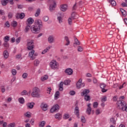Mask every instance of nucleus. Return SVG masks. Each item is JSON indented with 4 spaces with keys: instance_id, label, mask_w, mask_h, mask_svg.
Masks as SVG:
<instances>
[{
    "instance_id": "1",
    "label": "nucleus",
    "mask_w": 127,
    "mask_h": 127,
    "mask_svg": "<svg viewBox=\"0 0 127 127\" xmlns=\"http://www.w3.org/2000/svg\"><path fill=\"white\" fill-rule=\"evenodd\" d=\"M35 25L32 26L31 29L33 33H39L40 32V28L43 26L42 21L40 19H37L35 21Z\"/></svg>"
},
{
    "instance_id": "2",
    "label": "nucleus",
    "mask_w": 127,
    "mask_h": 127,
    "mask_svg": "<svg viewBox=\"0 0 127 127\" xmlns=\"http://www.w3.org/2000/svg\"><path fill=\"white\" fill-rule=\"evenodd\" d=\"M117 109L122 110L124 112H127V104L124 100H119L117 103Z\"/></svg>"
},
{
    "instance_id": "3",
    "label": "nucleus",
    "mask_w": 127,
    "mask_h": 127,
    "mask_svg": "<svg viewBox=\"0 0 127 127\" xmlns=\"http://www.w3.org/2000/svg\"><path fill=\"white\" fill-rule=\"evenodd\" d=\"M31 96L33 98H40V90L37 87H34L32 90Z\"/></svg>"
},
{
    "instance_id": "4",
    "label": "nucleus",
    "mask_w": 127,
    "mask_h": 127,
    "mask_svg": "<svg viewBox=\"0 0 127 127\" xmlns=\"http://www.w3.org/2000/svg\"><path fill=\"white\" fill-rule=\"evenodd\" d=\"M27 46L28 50H33L34 48V41L33 40H27Z\"/></svg>"
},
{
    "instance_id": "5",
    "label": "nucleus",
    "mask_w": 127,
    "mask_h": 127,
    "mask_svg": "<svg viewBox=\"0 0 127 127\" xmlns=\"http://www.w3.org/2000/svg\"><path fill=\"white\" fill-rule=\"evenodd\" d=\"M36 56H38V53H35L34 50H32V51L29 53V57L31 58V60H34Z\"/></svg>"
},
{
    "instance_id": "6",
    "label": "nucleus",
    "mask_w": 127,
    "mask_h": 127,
    "mask_svg": "<svg viewBox=\"0 0 127 127\" xmlns=\"http://www.w3.org/2000/svg\"><path fill=\"white\" fill-rule=\"evenodd\" d=\"M50 67L51 69L55 70V69H57L58 68V63L56 61L53 60L50 63Z\"/></svg>"
},
{
    "instance_id": "7",
    "label": "nucleus",
    "mask_w": 127,
    "mask_h": 127,
    "mask_svg": "<svg viewBox=\"0 0 127 127\" xmlns=\"http://www.w3.org/2000/svg\"><path fill=\"white\" fill-rule=\"evenodd\" d=\"M60 107L58 104H56L53 106V107L51 109L50 112L54 113V112H56V111H58L59 110Z\"/></svg>"
},
{
    "instance_id": "8",
    "label": "nucleus",
    "mask_w": 127,
    "mask_h": 127,
    "mask_svg": "<svg viewBox=\"0 0 127 127\" xmlns=\"http://www.w3.org/2000/svg\"><path fill=\"white\" fill-rule=\"evenodd\" d=\"M100 87L102 89L101 91L102 93H106L108 91V89H106L107 85L105 83H101Z\"/></svg>"
},
{
    "instance_id": "9",
    "label": "nucleus",
    "mask_w": 127,
    "mask_h": 127,
    "mask_svg": "<svg viewBox=\"0 0 127 127\" xmlns=\"http://www.w3.org/2000/svg\"><path fill=\"white\" fill-rule=\"evenodd\" d=\"M49 43L52 44L55 42V39L53 35H50L48 38Z\"/></svg>"
},
{
    "instance_id": "10",
    "label": "nucleus",
    "mask_w": 127,
    "mask_h": 127,
    "mask_svg": "<svg viewBox=\"0 0 127 127\" xmlns=\"http://www.w3.org/2000/svg\"><path fill=\"white\" fill-rule=\"evenodd\" d=\"M64 73H65L66 75H72V74H73V69L71 68H67L65 70Z\"/></svg>"
},
{
    "instance_id": "11",
    "label": "nucleus",
    "mask_w": 127,
    "mask_h": 127,
    "mask_svg": "<svg viewBox=\"0 0 127 127\" xmlns=\"http://www.w3.org/2000/svg\"><path fill=\"white\" fill-rule=\"evenodd\" d=\"M40 108L43 110V111H47L48 109V105L46 104L42 103L40 105Z\"/></svg>"
},
{
    "instance_id": "12",
    "label": "nucleus",
    "mask_w": 127,
    "mask_h": 127,
    "mask_svg": "<svg viewBox=\"0 0 127 127\" xmlns=\"http://www.w3.org/2000/svg\"><path fill=\"white\" fill-rule=\"evenodd\" d=\"M55 7H56V2L54 1V4L50 5L49 9L50 11H53L55 9Z\"/></svg>"
},
{
    "instance_id": "13",
    "label": "nucleus",
    "mask_w": 127,
    "mask_h": 127,
    "mask_svg": "<svg viewBox=\"0 0 127 127\" xmlns=\"http://www.w3.org/2000/svg\"><path fill=\"white\" fill-rule=\"evenodd\" d=\"M33 22H34V20L33 19V18H32V17H29L27 19L26 24L31 26V24H32Z\"/></svg>"
},
{
    "instance_id": "14",
    "label": "nucleus",
    "mask_w": 127,
    "mask_h": 127,
    "mask_svg": "<svg viewBox=\"0 0 127 127\" xmlns=\"http://www.w3.org/2000/svg\"><path fill=\"white\" fill-rule=\"evenodd\" d=\"M34 105H35L34 102H29L27 103L26 106L27 107V109H33Z\"/></svg>"
},
{
    "instance_id": "15",
    "label": "nucleus",
    "mask_w": 127,
    "mask_h": 127,
    "mask_svg": "<svg viewBox=\"0 0 127 127\" xmlns=\"http://www.w3.org/2000/svg\"><path fill=\"white\" fill-rule=\"evenodd\" d=\"M67 7L68 6H67V4H63L61 5L60 9L62 10V11H66V10H67Z\"/></svg>"
},
{
    "instance_id": "16",
    "label": "nucleus",
    "mask_w": 127,
    "mask_h": 127,
    "mask_svg": "<svg viewBox=\"0 0 127 127\" xmlns=\"http://www.w3.org/2000/svg\"><path fill=\"white\" fill-rule=\"evenodd\" d=\"M90 93V90L89 89H84L82 92H81V95L83 97V96H86V95H88Z\"/></svg>"
},
{
    "instance_id": "17",
    "label": "nucleus",
    "mask_w": 127,
    "mask_h": 127,
    "mask_svg": "<svg viewBox=\"0 0 127 127\" xmlns=\"http://www.w3.org/2000/svg\"><path fill=\"white\" fill-rule=\"evenodd\" d=\"M81 84H82V79L80 78L79 80L76 83V87L78 88V89H80L81 88Z\"/></svg>"
},
{
    "instance_id": "18",
    "label": "nucleus",
    "mask_w": 127,
    "mask_h": 127,
    "mask_svg": "<svg viewBox=\"0 0 127 127\" xmlns=\"http://www.w3.org/2000/svg\"><path fill=\"white\" fill-rule=\"evenodd\" d=\"M84 101H86V102H89L91 101V97H90L88 95H85L84 96Z\"/></svg>"
},
{
    "instance_id": "19",
    "label": "nucleus",
    "mask_w": 127,
    "mask_h": 127,
    "mask_svg": "<svg viewBox=\"0 0 127 127\" xmlns=\"http://www.w3.org/2000/svg\"><path fill=\"white\" fill-rule=\"evenodd\" d=\"M55 119H57V120H60L61 119H62V116L60 113H58L55 115Z\"/></svg>"
},
{
    "instance_id": "20",
    "label": "nucleus",
    "mask_w": 127,
    "mask_h": 127,
    "mask_svg": "<svg viewBox=\"0 0 127 127\" xmlns=\"http://www.w3.org/2000/svg\"><path fill=\"white\" fill-rule=\"evenodd\" d=\"M2 46L5 48V49H8L9 47V44L7 42H4L2 44Z\"/></svg>"
},
{
    "instance_id": "21",
    "label": "nucleus",
    "mask_w": 127,
    "mask_h": 127,
    "mask_svg": "<svg viewBox=\"0 0 127 127\" xmlns=\"http://www.w3.org/2000/svg\"><path fill=\"white\" fill-rule=\"evenodd\" d=\"M80 112V110H79V107L78 106H76L74 108V114L78 115Z\"/></svg>"
},
{
    "instance_id": "22",
    "label": "nucleus",
    "mask_w": 127,
    "mask_h": 127,
    "mask_svg": "<svg viewBox=\"0 0 127 127\" xmlns=\"http://www.w3.org/2000/svg\"><path fill=\"white\" fill-rule=\"evenodd\" d=\"M60 96V92L59 91H57L55 94V100H58V99H59Z\"/></svg>"
},
{
    "instance_id": "23",
    "label": "nucleus",
    "mask_w": 127,
    "mask_h": 127,
    "mask_svg": "<svg viewBox=\"0 0 127 127\" xmlns=\"http://www.w3.org/2000/svg\"><path fill=\"white\" fill-rule=\"evenodd\" d=\"M74 43L73 46L75 47V45H80L81 43H80V41L77 39L76 38H74Z\"/></svg>"
},
{
    "instance_id": "24",
    "label": "nucleus",
    "mask_w": 127,
    "mask_h": 127,
    "mask_svg": "<svg viewBox=\"0 0 127 127\" xmlns=\"http://www.w3.org/2000/svg\"><path fill=\"white\" fill-rule=\"evenodd\" d=\"M64 39L65 40L66 43L65 44L66 46H68L70 44V40H69V38L68 36H65Z\"/></svg>"
},
{
    "instance_id": "25",
    "label": "nucleus",
    "mask_w": 127,
    "mask_h": 127,
    "mask_svg": "<svg viewBox=\"0 0 127 127\" xmlns=\"http://www.w3.org/2000/svg\"><path fill=\"white\" fill-rule=\"evenodd\" d=\"M64 84V83L63 81L61 82L59 84V91L63 90V85Z\"/></svg>"
},
{
    "instance_id": "26",
    "label": "nucleus",
    "mask_w": 127,
    "mask_h": 127,
    "mask_svg": "<svg viewBox=\"0 0 127 127\" xmlns=\"http://www.w3.org/2000/svg\"><path fill=\"white\" fill-rule=\"evenodd\" d=\"M1 4L2 5H6L7 3H8V1H9V0H1Z\"/></svg>"
},
{
    "instance_id": "27",
    "label": "nucleus",
    "mask_w": 127,
    "mask_h": 127,
    "mask_svg": "<svg viewBox=\"0 0 127 127\" xmlns=\"http://www.w3.org/2000/svg\"><path fill=\"white\" fill-rule=\"evenodd\" d=\"M3 56L4 57V58H5V59L8 58V52H7V51L5 50L3 52Z\"/></svg>"
},
{
    "instance_id": "28",
    "label": "nucleus",
    "mask_w": 127,
    "mask_h": 127,
    "mask_svg": "<svg viewBox=\"0 0 127 127\" xmlns=\"http://www.w3.org/2000/svg\"><path fill=\"white\" fill-rule=\"evenodd\" d=\"M24 117H26V118H31V114H30V112H27L24 114Z\"/></svg>"
},
{
    "instance_id": "29",
    "label": "nucleus",
    "mask_w": 127,
    "mask_h": 127,
    "mask_svg": "<svg viewBox=\"0 0 127 127\" xmlns=\"http://www.w3.org/2000/svg\"><path fill=\"white\" fill-rule=\"evenodd\" d=\"M40 63V61L39 60L36 59L34 61V66H38Z\"/></svg>"
},
{
    "instance_id": "30",
    "label": "nucleus",
    "mask_w": 127,
    "mask_h": 127,
    "mask_svg": "<svg viewBox=\"0 0 127 127\" xmlns=\"http://www.w3.org/2000/svg\"><path fill=\"white\" fill-rule=\"evenodd\" d=\"M3 40L4 42L8 43V41H9V36H5L3 38Z\"/></svg>"
},
{
    "instance_id": "31",
    "label": "nucleus",
    "mask_w": 127,
    "mask_h": 127,
    "mask_svg": "<svg viewBox=\"0 0 127 127\" xmlns=\"http://www.w3.org/2000/svg\"><path fill=\"white\" fill-rule=\"evenodd\" d=\"M31 26H30V25L27 24V26H26L24 30L25 32H26V33L27 32H28Z\"/></svg>"
},
{
    "instance_id": "32",
    "label": "nucleus",
    "mask_w": 127,
    "mask_h": 127,
    "mask_svg": "<svg viewBox=\"0 0 127 127\" xmlns=\"http://www.w3.org/2000/svg\"><path fill=\"white\" fill-rule=\"evenodd\" d=\"M46 124V123L45 122V121H42V122L40 123V124H39V127H44Z\"/></svg>"
},
{
    "instance_id": "33",
    "label": "nucleus",
    "mask_w": 127,
    "mask_h": 127,
    "mask_svg": "<svg viewBox=\"0 0 127 127\" xmlns=\"http://www.w3.org/2000/svg\"><path fill=\"white\" fill-rule=\"evenodd\" d=\"M11 25L13 26V27H15L17 26V22L15 21H13L11 22Z\"/></svg>"
},
{
    "instance_id": "34",
    "label": "nucleus",
    "mask_w": 127,
    "mask_h": 127,
    "mask_svg": "<svg viewBox=\"0 0 127 127\" xmlns=\"http://www.w3.org/2000/svg\"><path fill=\"white\" fill-rule=\"evenodd\" d=\"M18 101L20 104H23V103H24V98H23V97H21L18 99Z\"/></svg>"
},
{
    "instance_id": "35",
    "label": "nucleus",
    "mask_w": 127,
    "mask_h": 127,
    "mask_svg": "<svg viewBox=\"0 0 127 127\" xmlns=\"http://www.w3.org/2000/svg\"><path fill=\"white\" fill-rule=\"evenodd\" d=\"M40 14V9L38 8L35 14V16L36 17L39 16Z\"/></svg>"
},
{
    "instance_id": "36",
    "label": "nucleus",
    "mask_w": 127,
    "mask_h": 127,
    "mask_svg": "<svg viewBox=\"0 0 127 127\" xmlns=\"http://www.w3.org/2000/svg\"><path fill=\"white\" fill-rule=\"evenodd\" d=\"M70 118V115L69 114H64L63 116L64 120H68Z\"/></svg>"
},
{
    "instance_id": "37",
    "label": "nucleus",
    "mask_w": 127,
    "mask_h": 127,
    "mask_svg": "<svg viewBox=\"0 0 127 127\" xmlns=\"http://www.w3.org/2000/svg\"><path fill=\"white\" fill-rule=\"evenodd\" d=\"M50 49V47L46 48L43 52H42V54H45Z\"/></svg>"
},
{
    "instance_id": "38",
    "label": "nucleus",
    "mask_w": 127,
    "mask_h": 127,
    "mask_svg": "<svg viewBox=\"0 0 127 127\" xmlns=\"http://www.w3.org/2000/svg\"><path fill=\"white\" fill-rule=\"evenodd\" d=\"M91 112H92V108H87L86 110V113L87 115H91Z\"/></svg>"
},
{
    "instance_id": "39",
    "label": "nucleus",
    "mask_w": 127,
    "mask_h": 127,
    "mask_svg": "<svg viewBox=\"0 0 127 127\" xmlns=\"http://www.w3.org/2000/svg\"><path fill=\"white\" fill-rule=\"evenodd\" d=\"M13 17V13L11 12H10L8 13V17L9 19H10Z\"/></svg>"
},
{
    "instance_id": "40",
    "label": "nucleus",
    "mask_w": 127,
    "mask_h": 127,
    "mask_svg": "<svg viewBox=\"0 0 127 127\" xmlns=\"http://www.w3.org/2000/svg\"><path fill=\"white\" fill-rule=\"evenodd\" d=\"M70 82H71L70 80H66L64 81V85H65L66 86H67V85H69V84H70Z\"/></svg>"
},
{
    "instance_id": "41",
    "label": "nucleus",
    "mask_w": 127,
    "mask_h": 127,
    "mask_svg": "<svg viewBox=\"0 0 127 127\" xmlns=\"http://www.w3.org/2000/svg\"><path fill=\"white\" fill-rule=\"evenodd\" d=\"M47 79H48V76L47 75H45V76L41 78V80L42 81V82L45 81V80H47Z\"/></svg>"
},
{
    "instance_id": "42",
    "label": "nucleus",
    "mask_w": 127,
    "mask_h": 127,
    "mask_svg": "<svg viewBox=\"0 0 127 127\" xmlns=\"http://www.w3.org/2000/svg\"><path fill=\"white\" fill-rule=\"evenodd\" d=\"M24 16H25V14H24V13H20V19H23V18H24Z\"/></svg>"
},
{
    "instance_id": "43",
    "label": "nucleus",
    "mask_w": 127,
    "mask_h": 127,
    "mask_svg": "<svg viewBox=\"0 0 127 127\" xmlns=\"http://www.w3.org/2000/svg\"><path fill=\"white\" fill-rule=\"evenodd\" d=\"M12 75L13 76H15L16 75V73H17V71H16V69H12L11 70Z\"/></svg>"
},
{
    "instance_id": "44",
    "label": "nucleus",
    "mask_w": 127,
    "mask_h": 127,
    "mask_svg": "<svg viewBox=\"0 0 127 127\" xmlns=\"http://www.w3.org/2000/svg\"><path fill=\"white\" fill-rule=\"evenodd\" d=\"M27 76H28V74H27L26 72H25L22 74V77L23 78V79H26V78H27Z\"/></svg>"
},
{
    "instance_id": "45",
    "label": "nucleus",
    "mask_w": 127,
    "mask_h": 127,
    "mask_svg": "<svg viewBox=\"0 0 127 127\" xmlns=\"http://www.w3.org/2000/svg\"><path fill=\"white\" fill-rule=\"evenodd\" d=\"M21 96H24V95H27V91L24 90L21 92Z\"/></svg>"
},
{
    "instance_id": "46",
    "label": "nucleus",
    "mask_w": 127,
    "mask_h": 127,
    "mask_svg": "<svg viewBox=\"0 0 127 127\" xmlns=\"http://www.w3.org/2000/svg\"><path fill=\"white\" fill-rule=\"evenodd\" d=\"M81 121L83 123V124H85V123H86V119H85V117L84 116H82L81 117Z\"/></svg>"
},
{
    "instance_id": "47",
    "label": "nucleus",
    "mask_w": 127,
    "mask_h": 127,
    "mask_svg": "<svg viewBox=\"0 0 127 127\" xmlns=\"http://www.w3.org/2000/svg\"><path fill=\"white\" fill-rule=\"evenodd\" d=\"M16 59H18V60H21L22 58L21 57V55H17L16 56Z\"/></svg>"
},
{
    "instance_id": "48",
    "label": "nucleus",
    "mask_w": 127,
    "mask_h": 127,
    "mask_svg": "<svg viewBox=\"0 0 127 127\" xmlns=\"http://www.w3.org/2000/svg\"><path fill=\"white\" fill-rule=\"evenodd\" d=\"M76 94V92H75V91L74 90H71L69 92V94L70 95V96H74V95H75Z\"/></svg>"
},
{
    "instance_id": "49",
    "label": "nucleus",
    "mask_w": 127,
    "mask_h": 127,
    "mask_svg": "<svg viewBox=\"0 0 127 127\" xmlns=\"http://www.w3.org/2000/svg\"><path fill=\"white\" fill-rule=\"evenodd\" d=\"M93 108H94L95 109H96V108H98V102H95L93 103Z\"/></svg>"
},
{
    "instance_id": "50",
    "label": "nucleus",
    "mask_w": 127,
    "mask_h": 127,
    "mask_svg": "<svg viewBox=\"0 0 127 127\" xmlns=\"http://www.w3.org/2000/svg\"><path fill=\"white\" fill-rule=\"evenodd\" d=\"M77 51H78V52H82V51H83V48L81 46H78Z\"/></svg>"
},
{
    "instance_id": "51",
    "label": "nucleus",
    "mask_w": 127,
    "mask_h": 127,
    "mask_svg": "<svg viewBox=\"0 0 127 127\" xmlns=\"http://www.w3.org/2000/svg\"><path fill=\"white\" fill-rule=\"evenodd\" d=\"M51 91H52V89H51V87L47 88V92L48 94H50V93H51Z\"/></svg>"
},
{
    "instance_id": "52",
    "label": "nucleus",
    "mask_w": 127,
    "mask_h": 127,
    "mask_svg": "<svg viewBox=\"0 0 127 127\" xmlns=\"http://www.w3.org/2000/svg\"><path fill=\"white\" fill-rule=\"evenodd\" d=\"M57 19L58 20H59V23H62L63 21H62V18L61 16L58 17Z\"/></svg>"
},
{
    "instance_id": "53",
    "label": "nucleus",
    "mask_w": 127,
    "mask_h": 127,
    "mask_svg": "<svg viewBox=\"0 0 127 127\" xmlns=\"http://www.w3.org/2000/svg\"><path fill=\"white\" fill-rule=\"evenodd\" d=\"M20 39H21V38L20 37H18L16 39V44H18L19 42H20Z\"/></svg>"
},
{
    "instance_id": "54",
    "label": "nucleus",
    "mask_w": 127,
    "mask_h": 127,
    "mask_svg": "<svg viewBox=\"0 0 127 127\" xmlns=\"http://www.w3.org/2000/svg\"><path fill=\"white\" fill-rule=\"evenodd\" d=\"M107 101V97L105 96L101 99V102L102 103H105V102Z\"/></svg>"
},
{
    "instance_id": "55",
    "label": "nucleus",
    "mask_w": 127,
    "mask_h": 127,
    "mask_svg": "<svg viewBox=\"0 0 127 127\" xmlns=\"http://www.w3.org/2000/svg\"><path fill=\"white\" fill-rule=\"evenodd\" d=\"M112 6H116L117 5V2L114 0H112Z\"/></svg>"
},
{
    "instance_id": "56",
    "label": "nucleus",
    "mask_w": 127,
    "mask_h": 127,
    "mask_svg": "<svg viewBox=\"0 0 127 127\" xmlns=\"http://www.w3.org/2000/svg\"><path fill=\"white\" fill-rule=\"evenodd\" d=\"M49 19V17L48 16H44L43 18V20L44 21H48V20Z\"/></svg>"
},
{
    "instance_id": "57",
    "label": "nucleus",
    "mask_w": 127,
    "mask_h": 127,
    "mask_svg": "<svg viewBox=\"0 0 127 127\" xmlns=\"http://www.w3.org/2000/svg\"><path fill=\"white\" fill-rule=\"evenodd\" d=\"M77 9V3L75 2V3L73 5L72 7V10H76Z\"/></svg>"
},
{
    "instance_id": "58",
    "label": "nucleus",
    "mask_w": 127,
    "mask_h": 127,
    "mask_svg": "<svg viewBox=\"0 0 127 127\" xmlns=\"http://www.w3.org/2000/svg\"><path fill=\"white\" fill-rule=\"evenodd\" d=\"M15 127V123H10L8 126V127Z\"/></svg>"
},
{
    "instance_id": "59",
    "label": "nucleus",
    "mask_w": 127,
    "mask_h": 127,
    "mask_svg": "<svg viewBox=\"0 0 127 127\" xmlns=\"http://www.w3.org/2000/svg\"><path fill=\"white\" fill-rule=\"evenodd\" d=\"M76 15V14L75 13V12H72L71 13V18H72V19H75L76 18L75 17Z\"/></svg>"
},
{
    "instance_id": "60",
    "label": "nucleus",
    "mask_w": 127,
    "mask_h": 127,
    "mask_svg": "<svg viewBox=\"0 0 127 127\" xmlns=\"http://www.w3.org/2000/svg\"><path fill=\"white\" fill-rule=\"evenodd\" d=\"M1 91L2 93H4L5 92V88H4V86H2L1 87Z\"/></svg>"
},
{
    "instance_id": "61",
    "label": "nucleus",
    "mask_w": 127,
    "mask_h": 127,
    "mask_svg": "<svg viewBox=\"0 0 127 127\" xmlns=\"http://www.w3.org/2000/svg\"><path fill=\"white\" fill-rule=\"evenodd\" d=\"M72 18H69L68 19V24H69V25H71V24H72Z\"/></svg>"
},
{
    "instance_id": "62",
    "label": "nucleus",
    "mask_w": 127,
    "mask_h": 127,
    "mask_svg": "<svg viewBox=\"0 0 127 127\" xmlns=\"http://www.w3.org/2000/svg\"><path fill=\"white\" fill-rule=\"evenodd\" d=\"M121 5L123 6V7H127V4L126 2H123L121 4Z\"/></svg>"
},
{
    "instance_id": "63",
    "label": "nucleus",
    "mask_w": 127,
    "mask_h": 127,
    "mask_svg": "<svg viewBox=\"0 0 127 127\" xmlns=\"http://www.w3.org/2000/svg\"><path fill=\"white\" fill-rule=\"evenodd\" d=\"M20 17V13H17L16 15H15V17L16 18V19H19Z\"/></svg>"
},
{
    "instance_id": "64",
    "label": "nucleus",
    "mask_w": 127,
    "mask_h": 127,
    "mask_svg": "<svg viewBox=\"0 0 127 127\" xmlns=\"http://www.w3.org/2000/svg\"><path fill=\"white\" fill-rule=\"evenodd\" d=\"M0 15H4V11L3 10H0Z\"/></svg>"
}]
</instances>
